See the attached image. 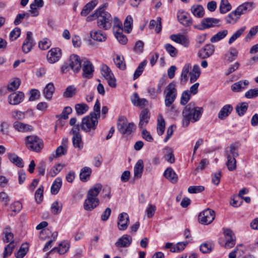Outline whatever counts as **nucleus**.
Returning a JSON list of instances; mask_svg holds the SVG:
<instances>
[{"label": "nucleus", "instance_id": "obj_3", "mask_svg": "<svg viewBox=\"0 0 258 258\" xmlns=\"http://www.w3.org/2000/svg\"><path fill=\"white\" fill-rule=\"evenodd\" d=\"M102 189L100 183L95 184L87 192V199L85 200L83 207L85 210L91 211L96 208L99 204L97 196Z\"/></svg>", "mask_w": 258, "mask_h": 258}, {"label": "nucleus", "instance_id": "obj_9", "mask_svg": "<svg viewBox=\"0 0 258 258\" xmlns=\"http://www.w3.org/2000/svg\"><path fill=\"white\" fill-rule=\"evenodd\" d=\"M101 72L103 77L107 81L108 85L115 88L116 86V79L110 69L106 64H102L101 68Z\"/></svg>", "mask_w": 258, "mask_h": 258}, {"label": "nucleus", "instance_id": "obj_14", "mask_svg": "<svg viewBox=\"0 0 258 258\" xmlns=\"http://www.w3.org/2000/svg\"><path fill=\"white\" fill-rule=\"evenodd\" d=\"M61 56V50L58 47L51 48L47 54V59L50 63H55L59 60Z\"/></svg>", "mask_w": 258, "mask_h": 258}, {"label": "nucleus", "instance_id": "obj_57", "mask_svg": "<svg viewBox=\"0 0 258 258\" xmlns=\"http://www.w3.org/2000/svg\"><path fill=\"white\" fill-rule=\"evenodd\" d=\"M77 90L74 86H69L68 87L63 93V96L66 98L73 97L76 93Z\"/></svg>", "mask_w": 258, "mask_h": 258}, {"label": "nucleus", "instance_id": "obj_10", "mask_svg": "<svg viewBox=\"0 0 258 258\" xmlns=\"http://www.w3.org/2000/svg\"><path fill=\"white\" fill-rule=\"evenodd\" d=\"M215 217L213 210L207 209L201 212L199 215V221L202 224L208 225L211 223Z\"/></svg>", "mask_w": 258, "mask_h": 258}, {"label": "nucleus", "instance_id": "obj_37", "mask_svg": "<svg viewBox=\"0 0 258 258\" xmlns=\"http://www.w3.org/2000/svg\"><path fill=\"white\" fill-rule=\"evenodd\" d=\"M91 172L92 169L90 167H83L81 169V172L80 173V180L82 181H87L90 178Z\"/></svg>", "mask_w": 258, "mask_h": 258}, {"label": "nucleus", "instance_id": "obj_56", "mask_svg": "<svg viewBox=\"0 0 258 258\" xmlns=\"http://www.w3.org/2000/svg\"><path fill=\"white\" fill-rule=\"evenodd\" d=\"M133 21V18L130 16H127L124 21V31L128 33H130L132 30Z\"/></svg>", "mask_w": 258, "mask_h": 258}, {"label": "nucleus", "instance_id": "obj_11", "mask_svg": "<svg viewBox=\"0 0 258 258\" xmlns=\"http://www.w3.org/2000/svg\"><path fill=\"white\" fill-rule=\"evenodd\" d=\"M82 76L84 78L90 79L92 77L94 72V67L92 63L87 58L82 59Z\"/></svg>", "mask_w": 258, "mask_h": 258}, {"label": "nucleus", "instance_id": "obj_15", "mask_svg": "<svg viewBox=\"0 0 258 258\" xmlns=\"http://www.w3.org/2000/svg\"><path fill=\"white\" fill-rule=\"evenodd\" d=\"M130 222L128 215L125 212L119 214L117 218V226L119 230H125L127 229Z\"/></svg>", "mask_w": 258, "mask_h": 258}, {"label": "nucleus", "instance_id": "obj_24", "mask_svg": "<svg viewBox=\"0 0 258 258\" xmlns=\"http://www.w3.org/2000/svg\"><path fill=\"white\" fill-rule=\"evenodd\" d=\"M249 82L248 80H240L238 81L231 86V89L233 92H239L246 89Z\"/></svg>", "mask_w": 258, "mask_h": 258}, {"label": "nucleus", "instance_id": "obj_29", "mask_svg": "<svg viewBox=\"0 0 258 258\" xmlns=\"http://www.w3.org/2000/svg\"><path fill=\"white\" fill-rule=\"evenodd\" d=\"M144 165L142 160H139L135 164L134 168V177L136 178H140L142 175Z\"/></svg>", "mask_w": 258, "mask_h": 258}, {"label": "nucleus", "instance_id": "obj_38", "mask_svg": "<svg viewBox=\"0 0 258 258\" xmlns=\"http://www.w3.org/2000/svg\"><path fill=\"white\" fill-rule=\"evenodd\" d=\"M62 185V179L60 177H57L53 182L51 187V192L53 195H56Z\"/></svg>", "mask_w": 258, "mask_h": 258}, {"label": "nucleus", "instance_id": "obj_58", "mask_svg": "<svg viewBox=\"0 0 258 258\" xmlns=\"http://www.w3.org/2000/svg\"><path fill=\"white\" fill-rule=\"evenodd\" d=\"M62 207L61 203H59L58 201L53 202L51 206L52 213L55 215L60 213L62 210Z\"/></svg>", "mask_w": 258, "mask_h": 258}, {"label": "nucleus", "instance_id": "obj_53", "mask_svg": "<svg viewBox=\"0 0 258 258\" xmlns=\"http://www.w3.org/2000/svg\"><path fill=\"white\" fill-rule=\"evenodd\" d=\"M214 244L212 242H205L200 246V250L204 253H209L213 249Z\"/></svg>", "mask_w": 258, "mask_h": 258}, {"label": "nucleus", "instance_id": "obj_27", "mask_svg": "<svg viewBox=\"0 0 258 258\" xmlns=\"http://www.w3.org/2000/svg\"><path fill=\"white\" fill-rule=\"evenodd\" d=\"M90 36L93 40L99 42L105 41L107 38L106 34L100 30L91 31Z\"/></svg>", "mask_w": 258, "mask_h": 258}, {"label": "nucleus", "instance_id": "obj_1", "mask_svg": "<svg viewBox=\"0 0 258 258\" xmlns=\"http://www.w3.org/2000/svg\"><path fill=\"white\" fill-rule=\"evenodd\" d=\"M108 4L107 3L101 5L96 10V15L98 16L97 20V26L105 30H107L111 28L112 22H114V18L111 15L106 11Z\"/></svg>", "mask_w": 258, "mask_h": 258}, {"label": "nucleus", "instance_id": "obj_55", "mask_svg": "<svg viewBox=\"0 0 258 258\" xmlns=\"http://www.w3.org/2000/svg\"><path fill=\"white\" fill-rule=\"evenodd\" d=\"M123 57L117 55L114 59V63L117 68L120 70H124L126 68L125 63L123 61Z\"/></svg>", "mask_w": 258, "mask_h": 258}, {"label": "nucleus", "instance_id": "obj_32", "mask_svg": "<svg viewBox=\"0 0 258 258\" xmlns=\"http://www.w3.org/2000/svg\"><path fill=\"white\" fill-rule=\"evenodd\" d=\"M191 13L196 17L202 18L204 15V9L200 5H195L190 8Z\"/></svg>", "mask_w": 258, "mask_h": 258}, {"label": "nucleus", "instance_id": "obj_40", "mask_svg": "<svg viewBox=\"0 0 258 258\" xmlns=\"http://www.w3.org/2000/svg\"><path fill=\"white\" fill-rule=\"evenodd\" d=\"M89 106L85 103H78L75 106V109L78 115L85 114L89 110Z\"/></svg>", "mask_w": 258, "mask_h": 258}, {"label": "nucleus", "instance_id": "obj_2", "mask_svg": "<svg viewBox=\"0 0 258 258\" xmlns=\"http://www.w3.org/2000/svg\"><path fill=\"white\" fill-rule=\"evenodd\" d=\"M203 111V109L202 107H196L194 103H190L187 105L182 112L183 126H187L190 121L195 122L198 121Z\"/></svg>", "mask_w": 258, "mask_h": 258}, {"label": "nucleus", "instance_id": "obj_17", "mask_svg": "<svg viewBox=\"0 0 258 258\" xmlns=\"http://www.w3.org/2000/svg\"><path fill=\"white\" fill-rule=\"evenodd\" d=\"M215 51V46L211 44L206 45L198 52V56L205 59L212 55Z\"/></svg>", "mask_w": 258, "mask_h": 258}, {"label": "nucleus", "instance_id": "obj_26", "mask_svg": "<svg viewBox=\"0 0 258 258\" xmlns=\"http://www.w3.org/2000/svg\"><path fill=\"white\" fill-rule=\"evenodd\" d=\"M150 117V112L148 109L145 108L141 111L140 114V122L139 126L140 128H143L144 126L146 125Z\"/></svg>", "mask_w": 258, "mask_h": 258}, {"label": "nucleus", "instance_id": "obj_45", "mask_svg": "<svg viewBox=\"0 0 258 258\" xmlns=\"http://www.w3.org/2000/svg\"><path fill=\"white\" fill-rule=\"evenodd\" d=\"M227 161L226 162V165L230 171H234L236 168V158L234 157H226Z\"/></svg>", "mask_w": 258, "mask_h": 258}, {"label": "nucleus", "instance_id": "obj_12", "mask_svg": "<svg viewBox=\"0 0 258 258\" xmlns=\"http://www.w3.org/2000/svg\"><path fill=\"white\" fill-rule=\"evenodd\" d=\"M177 17L179 23L185 27L190 26L192 24L190 15L183 10L178 11Z\"/></svg>", "mask_w": 258, "mask_h": 258}, {"label": "nucleus", "instance_id": "obj_42", "mask_svg": "<svg viewBox=\"0 0 258 258\" xmlns=\"http://www.w3.org/2000/svg\"><path fill=\"white\" fill-rule=\"evenodd\" d=\"M166 151L164 157L165 160L170 163H173L175 162V158L172 149L168 147H166L164 149Z\"/></svg>", "mask_w": 258, "mask_h": 258}, {"label": "nucleus", "instance_id": "obj_62", "mask_svg": "<svg viewBox=\"0 0 258 258\" xmlns=\"http://www.w3.org/2000/svg\"><path fill=\"white\" fill-rule=\"evenodd\" d=\"M4 241L5 242H13V234L10 231L9 228H6L4 231Z\"/></svg>", "mask_w": 258, "mask_h": 258}, {"label": "nucleus", "instance_id": "obj_49", "mask_svg": "<svg viewBox=\"0 0 258 258\" xmlns=\"http://www.w3.org/2000/svg\"><path fill=\"white\" fill-rule=\"evenodd\" d=\"M231 9V6L228 0H221L220 6V12L222 14H225Z\"/></svg>", "mask_w": 258, "mask_h": 258}, {"label": "nucleus", "instance_id": "obj_30", "mask_svg": "<svg viewBox=\"0 0 258 258\" xmlns=\"http://www.w3.org/2000/svg\"><path fill=\"white\" fill-rule=\"evenodd\" d=\"M54 87L52 83H48L43 90V95L47 100L51 99L52 95L54 92Z\"/></svg>", "mask_w": 258, "mask_h": 258}, {"label": "nucleus", "instance_id": "obj_28", "mask_svg": "<svg viewBox=\"0 0 258 258\" xmlns=\"http://www.w3.org/2000/svg\"><path fill=\"white\" fill-rule=\"evenodd\" d=\"M164 177L173 183L178 180V176L172 168H167L164 173Z\"/></svg>", "mask_w": 258, "mask_h": 258}, {"label": "nucleus", "instance_id": "obj_54", "mask_svg": "<svg viewBox=\"0 0 258 258\" xmlns=\"http://www.w3.org/2000/svg\"><path fill=\"white\" fill-rule=\"evenodd\" d=\"M239 19L235 11L231 12L226 18V23L228 24H234Z\"/></svg>", "mask_w": 258, "mask_h": 258}, {"label": "nucleus", "instance_id": "obj_21", "mask_svg": "<svg viewBox=\"0 0 258 258\" xmlns=\"http://www.w3.org/2000/svg\"><path fill=\"white\" fill-rule=\"evenodd\" d=\"M239 147V143H232L229 147H227L225 150V155L226 157H234L236 158L238 156V148Z\"/></svg>", "mask_w": 258, "mask_h": 258}, {"label": "nucleus", "instance_id": "obj_39", "mask_svg": "<svg viewBox=\"0 0 258 258\" xmlns=\"http://www.w3.org/2000/svg\"><path fill=\"white\" fill-rule=\"evenodd\" d=\"M228 33L227 30L220 31L211 38L210 41L212 43L218 42L224 38L227 35Z\"/></svg>", "mask_w": 258, "mask_h": 258}, {"label": "nucleus", "instance_id": "obj_64", "mask_svg": "<svg viewBox=\"0 0 258 258\" xmlns=\"http://www.w3.org/2000/svg\"><path fill=\"white\" fill-rule=\"evenodd\" d=\"M258 96V88L251 89L245 93V97L248 99L255 98Z\"/></svg>", "mask_w": 258, "mask_h": 258}, {"label": "nucleus", "instance_id": "obj_34", "mask_svg": "<svg viewBox=\"0 0 258 258\" xmlns=\"http://www.w3.org/2000/svg\"><path fill=\"white\" fill-rule=\"evenodd\" d=\"M70 243L67 241H63L60 243L58 247L53 248L50 252L56 249L60 254H63L66 253L70 248Z\"/></svg>", "mask_w": 258, "mask_h": 258}, {"label": "nucleus", "instance_id": "obj_35", "mask_svg": "<svg viewBox=\"0 0 258 258\" xmlns=\"http://www.w3.org/2000/svg\"><path fill=\"white\" fill-rule=\"evenodd\" d=\"M201 74L200 68L198 65H195L192 70L190 72V83H192L196 81Z\"/></svg>", "mask_w": 258, "mask_h": 258}, {"label": "nucleus", "instance_id": "obj_23", "mask_svg": "<svg viewBox=\"0 0 258 258\" xmlns=\"http://www.w3.org/2000/svg\"><path fill=\"white\" fill-rule=\"evenodd\" d=\"M132 242V238L131 236L125 234L115 242V245L119 248L127 247L129 246Z\"/></svg>", "mask_w": 258, "mask_h": 258}, {"label": "nucleus", "instance_id": "obj_25", "mask_svg": "<svg viewBox=\"0 0 258 258\" xmlns=\"http://www.w3.org/2000/svg\"><path fill=\"white\" fill-rule=\"evenodd\" d=\"M219 20L213 18H206L202 20L201 30L208 29L211 27H214L219 22Z\"/></svg>", "mask_w": 258, "mask_h": 258}, {"label": "nucleus", "instance_id": "obj_41", "mask_svg": "<svg viewBox=\"0 0 258 258\" xmlns=\"http://www.w3.org/2000/svg\"><path fill=\"white\" fill-rule=\"evenodd\" d=\"M155 26V31L157 33H159L162 29L161 18L160 17L157 18V21L152 20L150 22L149 28L152 29Z\"/></svg>", "mask_w": 258, "mask_h": 258}, {"label": "nucleus", "instance_id": "obj_31", "mask_svg": "<svg viewBox=\"0 0 258 258\" xmlns=\"http://www.w3.org/2000/svg\"><path fill=\"white\" fill-rule=\"evenodd\" d=\"M232 109L233 107L231 105L227 104L224 105L219 111L218 117L221 119H224L230 114Z\"/></svg>", "mask_w": 258, "mask_h": 258}, {"label": "nucleus", "instance_id": "obj_4", "mask_svg": "<svg viewBox=\"0 0 258 258\" xmlns=\"http://www.w3.org/2000/svg\"><path fill=\"white\" fill-rule=\"evenodd\" d=\"M98 123L97 118L88 115L82 119L81 127L84 132L92 136L97 128Z\"/></svg>", "mask_w": 258, "mask_h": 258}, {"label": "nucleus", "instance_id": "obj_47", "mask_svg": "<svg viewBox=\"0 0 258 258\" xmlns=\"http://www.w3.org/2000/svg\"><path fill=\"white\" fill-rule=\"evenodd\" d=\"M245 27H243L240 29H238L237 31H236L229 38L228 41V44H231L236 39L240 37L244 33V31L245 30Z\"/></svg>", "mask_w": 258, "mask_h": 258}, {"label": "nucleus", "instance_id": "obj_51", "mask_svg": "<svg viewBox=\"0 0 258 258\" xmlns=\"http://www.w3.org/2000/svg\"><path fill=\"white\" fill-rule=\"evenodd\" d=\"M147 64V61L144 60L142 62H141L139 66L138 67L137 69H136L134 75V80L137 79L138 78H139L141 74H142L143 71L144 70L145 67L146 66Z\"/></svg>", "mask_w": 258, "mask_h": 258}, {"label": "nucleus", "instance_id": "obj_44", "mask_svg": "<svg viewBox=\"0 0 258 258\" xmlns=\"http://www.w3.org/2000/svg\"><path fill=\"white\" fill-rule=\"evenodd\" d=\"M190 65L189 63L185 64L182 70L181 74V82L185 83L188 79V75L189 73Z\"/></svg>", "mask_w": 258, "mask_h": 258}, {"label": "nucleus", "instance_id": "obj_6", "mask_svg": "<svg viewBox=\"0 0 258 258\" xmlns=\"http://www.w3.org/2000/svg\"><path fill=\"white\" fill-rule=\"evenodd\" d=\"M25 143L28 149L36 152H40L43 147L42 140L36 136H27Z\"/></svg>", "mask_w": 258, "mask_h": 258}, {"label": "nucleus", "instance_id": "obj_19", "mask_svg": "<svg viewBox=\"0 0 258 258\" xmlns=\"http://www.w3.org/2000/svg\"><path fill=\"white\" fill-rule=\"evenodd\" d=\"M170 38L173 41L179 43L185 47H187L189 44V40L187 36L182 34H172Z\"/></svg>", "mask_w": 258, "mask_h": 258}, {"label": "nucleus", "instance_id": "obj_16", "mask_svg": "<svg viewBox=\"0 0 258 258\" xmlns=\"http://www.w3.org/2000/svg\"><path fill=\"white\" fill-rule=\"evenodd\" d=\"M82 60H80V57L76 54H72L70 57L69 66L74 73H78L81 69Z\"/></svg>", "mask_w": 258, "mask_h": 258}, {"label": "nucleus", "instance_id": "obj_22", "mask_svg": "<svg viewBox=\"0 0 258 258\" xmlns=\"http://www.w3.org/2000/svg\"><path fill=\"white\" fill-rule=\"evenodd\" d=\"M13 127L16 131L22 133L31 132L33 130V127L32 126L18 121L14 122Z\"/></svg>", "mask_w": 258, "mask_h": 258}, {"label": "nucleus", "instance_id": "obj_60", "mask_svg": "<svg viewBox=\"0 0 258 258\" xmlns=\"http://www.w3.org/2000/svg\"><path fill=\"white\" fill-rule=\"evenodd\" d=\"M51 44V43L50 40L45 38L39 41L38 46L42 50H46L50 47Z\"/></svg>", "mask_w": 258, "mask_h": 258}, {"label": "nucleus", "instance_id": "obj_46", "mask_svg": "<svg viewBox=\"0 0 258 258\" xmlns=\"http://www.w3.org/2000/svg\"><path fill=\"white\" fill-rule=\"evenodd\" d=\"M187 241L178 242L176 245L172 244L170 248L172 252H176L183 250L185 247L188 244Z\"/></svg>", "mask_w": 258, "mask_h": 258}, {"label": "nucleus", "instance_id": "obj_13", "mask_svg": "<svg viewBox=\"0 0 258 258\" xmlns=\"http://www.w3.org/2000/svg\"><path fill=\"white\" fill-rule=\"evenodd\" d=\"M35 45L32 37V33L30 31L27 33L26 38L23 43L22 49L23 52L27 53L30 52Z\"/></svg>", "mask_w": 258, "mask_h": 258}, {"label": "nucleus", "instance_id": "obj_7", "mask_svg": "<svg viewBox=\"0 0 258 258\" xmlns=\"http://www.w3.org/2000/svg\"><path fill=\"white\" fill-rule=\"evenodd\" d=\"M113 31L116 38L120 44H125L126 43L127 39L126 37L122 34L123 28L122 23L116 17H115L114 18Z\"/></svg>", "mask_w": 258, "mask_h": 258}, {"label": "nucleus", "instance_id": "obj_59", "mask_svg": "<svg viewBox=\"0 0 258 258\" xmlns=\"http://www.w3.org/2000/svg\"><path fill=\"white\" fill-rule=\"evenodd\" d=\"M43 186L41 185L36 190L35 194V201L38 204H40L43 200Z\"/></svg>", "mask_w": 258, "mask_h": 258}, {"label": "nucleus", "instance_id": "obj_18", "mask_svg": "<svg viewBox=\"0 0 258 258\" xmlns=\"http://www.w3.org/2000/svg\"><path fill=\"white\" fill-rule=\"evenodd\" d=\"M224 234L226 239L224 246L228 248L232 247L235 244V237L233 233L230 229H226L224 231Z\"/></svg>", "mask_w": 258, "mask_h": 258}, {"label": "nucleus", "instance_id": "obj_33", "mask_svg": "<svg viewBox=\"0 0 258 258\" xmlns=\"http://www.w3.org/2000/svg\"><path fill=\"white\" fill-rule=\"evenodd\" d=\"M8 158L11 162L19 167H23L24 163L22 158L15 154L10 153L8 154Z\"/></svg>", "mask_w": 258, "mask_h": 258}, {"label": "nucleus", "instance_id": "obj_52", "mask_svg": "<svg viewBox=\"0 0 258 258\" xmlns=\"http://www.w3.org/2000/svg\"><path fill=\"white\" fill-rule=\"evenodd\" d=\"M248 108V104L246 102H242L238 104L236 107V111L239 116L244 115Z\"/></svg>", "mask_w": 258, "mask_h": 258}, {"label": "nucleus", "instance_id": "obj_8", "mask_svg": "<svg viewBox=\"0 0 258 258\" xmlns=\"http://www.w3.org/2000/svg\"><path fill=\"white\" fill-rule=\"evenodd\" d=\"M118 130L122 134H131L134 129L133 123H128L126 119L123 117H120L118 119L117 124Z\"/></svg>", "mask_w": 258, "mask_h": 258}, {"label": "nucleus", "instance_id": "obj_43", "mask_svg": "<svg viewBox=\"0 0 258 258\" xmlns=\"http://www.w3.org/2000/svg\"><path fill=\"white\" fill-rule=\"evenodd\" d=\"M73 146L76 148L82 150L83 148V142L82 139L81 135L73 136L72 138Z\"/></svg>", "mask_w": 258, "mask_h": 258}, {"label": "nucleus", "instance_id": "obj_50", "mask_svg": "<svg viewBox=\"0 0 258 258\" xmlns=\"http://www.w3.org/2000/svg\"><path fill=\"white\" fill-rule=\"evenodd\" d=\"M89 115L92 117H96L98 119L100 116V106L99 100L97 99L96 101L95 105L93 107V111L91 112Z\"/></svg>", "mask_w": 258, "mask_h": 258}, {"label": "nucleus", "instance_id": "obj_36", "mask_svg": "<svg viewBox=\"0 0 258 258\" xmlns=\"http://www.w3.org/2000/svg\"><path fill=\"white\" fill-rule=\"evenodd\" d=\"M157 121V131L158 134L161 136L164 132L165 127V120L162 115L158 116Z\"/></svg>", "mask_w": 258, "mask_h": 258}, {"label": "nucleus", "instance_id": "obj_63", "mask_svg": "<svg viewBox=\"0 0 258 258\" xmlns=\"http://www.w3.org/2000/svg\"><path fill=\"white\" fill-rule=\"evenodd\" d=\"M67 151V148L66 146H59L58 147L55 151V154H53V156L54 158L60 157L62 155H65Z\"/></svg>", "mask_w": 258, "mask_h": 258}, {"label": "nucleus", "instance_id": "obj_5", "mask_svg": "<svg viewBox=\"0 0 258 258\" xmlns=\"http://www.w3.org/2000/svg\"><path fill=\"white\" fill-rule=\"evenodd\" d=\"M165 105L166 107H170L175 100L177 91L176 88V83L173 81L170 83L166 87L165 91Z\"/></svg>", "mask_w": 258, "mask_h": 258}, {"label": "nucleus", "instance_id": "obj_20", "mask_svg": "<svg viewBox=\"0 0 258 258\" xmlns=\"http://www.w3.org/2000/svg\"><path fill=\"white\" fill-rule=\"evenodd\" d=\"M24 94L22 92H14L8 97L9 103L11 105H18L24 99Z\"/></svg>", "mask_w": 258, "mask_h": 258}, {"label": "nucleus", "instance_id": "obj_61", "mask_svg": "<svg viewBox=\"0 0 258 258\" xmlns=\"http://www.w3.org/2000/svg\"><path fill=\"white\" fill-rule=\"evenodd\" d=\"M164 48L171 57H175L177 54V49L172 45L167 43L165 45Z\"/></svg>", "mask_w": 258, "mask_h": 258}, {"label": "nucleus", "instance_id": "obj_48", "mask_svg": "<svg viewBox=\"0 0 258 258\" xmlns=\"http://www.w3.org/2000/svg\"><path fill=\"white\" fill-rule=\"evenodd\" d=\"M21 81L18 78H15L11 80L8 85V90L12 91L17 89L20 85Z\"/></svg>", "mask_w": 258, "mask_h": 258}]
</instances>
